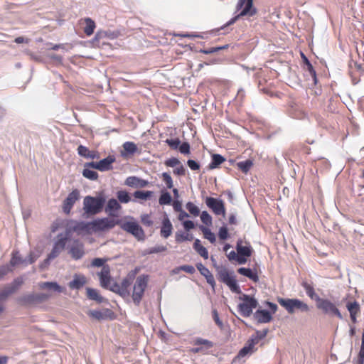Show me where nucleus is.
<instances>
[{"mask_svg":"<svg viewBox=\"0 0 364 364\" xmlns=\"http://www.w3.org/2000/svg\"><path fill=\"white\" fill-rule=\"evenodd\" d=\"M119 224H120L119 220L115 221L113 219L103 218L86 223H82L80 228L81 230H92L97 232L111 230L114 228L116 225Z\"/></svg>","mask_w":364,"mask_h":364,"instance_id":"1","label":"nucleus"},{"mask_svg":"<svg viewBox=\"0 0 364 364\" xmlns=\"http://www.w3.org/2000/svg\"><path fill=\"white\" fill-rule=\"evenodd\" d=\"M277 301L289 314H293L296 311L307 313L310 310L309 306L299 299L277 297Z\"/></svg>","mask_w":364,"mask_h":364,"instance_id":"2","label":"nucleus"},{"mask_svg":"<svg viewBox=\"0 0 364 364\" xmlns=\"http://www.w3.org/2000/svg\"><path fill=\"white\" fill-rule=\"evenodd\" d=\"M105 203V198L102 196H85L83 199V210L87 215H95L100 213Z\"/></svg>","mask_w":364,"mask_h":364,"instance_id":"3","label":"nucleus"},{"mask_svg":"<svg viewBox=\"0 0 364 364\" xmlns=\"http://www.w3.org/2000/svg\"><path fill=\"white\" fill-rule=\"evenodd\" d=\"M149 277L145 274H141L136 277L133 286L132 294V300L136 306H139L144 295V292L148 286Z\"/></svg>","mask_w":364,"mask_h":364,"instance_id":"4","label":"nucleus"},{"mask_svg":"<svg viewBox=\"0 0 364 364\" xmlns=\"http://www.w3.org/2000/svg\"><path fill=\"white\" fill-rule=\"evenodd\" d=\"M316 305L318 309L321 310L324 314L330 316H336L340 319L343 318L341 313L335 303L329 299L316 298Z\"/></svg>","mask_w":364,"mask_h":364,"instance_id":"5","label":"nucleus"},{"mask_svg":"<svg viewBox=\"0 0 364 364\" xmlns=\"http://www.w3.org/2000/svg\"><path fill=\"white\" fill-rule=\"evenodd\" d=\"M253 0H239L236 6L237 11H240V13L231 18L225 25L230 26L234 23L238 18L244 16H252L256 14V9L252 8Z\"/></svg>","mask_w":364,"mask_h":364,"instance_id":"6","label":"nucleus"},{"mask_svg":"<svg viewBox=\"0 0 364 364\" xmlns=\"http://www.w3.org/2000/svg\"><path fill=\"white\" fill-rule=\"evenodd\" d=\"M218 279L225 284L235 293H240V289L234 276L231 275L226 268H219L218 270Z\"/></svg>","mask_w":364,"mask_h":364,"instance_id":"7","label":"nucleus"},{"mask_svg":"<svg viewBox=\"0 0 364 364\" xmlns=\"http://www.w3.org/2000/svg\"><path fill=\"white\" fill-rule=\"evenodd\" d=\"M243 302L239 304L238 311L240 314L244 317H249L252 314L254 309L257 305V301L249 295H244L242 298Z\"/></svg>","mask_w":364,"mask_h":364,"instance_id":"8","label":"nucleus"},{"mask_svg":"<svg viewBox=\"0 0 364 364\" xmlns=\"http://www.w3.org/2000/svg\"><path fill=\"white\" fill-rule=\"evenodd\" d=\"M120 228L132 234L138 240H144L145 237L144 231L141 228V227L134 221H127L120 224Z\"/></svg>","mask_w":364,"mask_h":364,"instance_id":"9","label":"nucleus"},{"mask_svg":"<svg viewBox=\"0 0 364 364\" xmlns=\"http://www.w3.org/2000/svg\"><path fill=\"white\" fill-rule=\"evenodd\" d=\"M133 282V279L131 277H127L122 279L119 284H115L112 287V291L119 294L123 298H127L130 296V286Z\"/></svg>","mask_w":364,"mask_h":364,"instance_id":"10","label":"nucleus"},{"mask_svg":"<svg viewBox=\"0 0 364 364\" xmlns=\"http://www.w3.org/2000/svg\"><path fill=\"white\" fill-rule=\"evenodd\" d=\"M115 161V157L112 155L100 160L98 162H89L85 164V167H90L100 171H106L112 169V164Z\"/></svg>","mask_w":364,"mask_h":364,"instance_id":"11","label":"nucleus"},{"mask_svg":"<svg viewBox=\"0 0 364 364\" xmlns=\"http://www.w3.org/2000/svg\"><path fill=\"white\" fill-rule=\"evenodd\" d=\"M62 235H58V240L55 242L50 253L48 255V257L44 261L46 264H48L50 260L56 258L60 255V253L65 249L67 242V238L60 237Z\"/></svg>","mask_w":364,"mask_h":364,"instance_id":"12","label":"nucleus"},{"mask_svg":"<svg viewBox=\"0 0 364 364\" xmlns=\"http://www.w3.org/2000/svg\"><path fill=\"white\" fill-rule=\"evenodd\" d=\"M205 204L215 215H222L223 217L225 216V208L222 200H218L212 197H207L205 199Z\"/></svg>","mask_w":364,"mask_h":364,"instance_id":"13","label":"nucleus"},{"mask_svg":"<svg viewBox=\"0 0 364 364\" xmlns=\"http://www.w3.org/2000/svg\"><path fill=\"white\" fill-rule=\"evenodd\" d=\"M80 198V193L77 189H75L70 192L68 197L65 199L63 203V212L68 215L70 214L71 209L73 208L75 202Z\"/></svg>","mask_w":364,"mask_h":364,"instance_id":"14","label":"nucleus"},{"mask_svg":"<svg viewBox=\"0 0 364 364\" xmlns=\"http://www.w3.org/2000/svg\"><path fill=\"white\" fill-rule=\"evenodd\" d=\"M236 250L239 255V256L242 257L243 259H247L250 257L253 252V249L249 242H243L241 240H237Z\"/></svg>","mask_w":364,"mask_h":364,"instance_id":"15","label":"nucleus"},{"mask_svg":"<svg viewBox=\"0 0 364 364\" xmlns=\"http://www.w3.org/2000/svg\"><path fill=\"white\" fill-rule=\"evenodd\" d=\"M86 283L87 279L84 275L75 274L73 276V279L69 282L68 287L71 289H80Z\"/></svg>","mask_w":364,"mask_h":364,"instance_id":"16","label":"nucleus"},{"mask_svg":"<svg viewBox=\"0 0 364 364\" xmlns=\"http://www.w3.org/2000/svg\"><path fill=\"white\" fill-rule=\"evenodd\" d=\"M99 276L101 286L102 287L107 288L111 282L110 268L109 265H105L102 267Z\"/></svg>","mask_w":364,"mask_h":364,"instance_id":"17","label":"nucleus"},{"mask_svg":"<svg viewBox=\"0 0 364 364\" xmlns=\"http://www.w3.org/2000/svg\"><path fill=\"white\" fill-rule=\"evenodd\" d=\"M22 279H17L14 281L15 286L6 291L0 293V314L4 311L3 302L6 299L8 296L14 292L22 284Z\"/></svg>","mask_w":364,"mask_h":364,"instance_id":"18","label":"nucleus"},{"mask_svg":"<svg viewBox=\"0 0 364 364\" xmlns=\"http://www.w3.org/2000/svg\"><path fill=\"white\" fill-rule=\"evenodd\" d=\"M196 267L200 272V273L205 277L207 282L210 285H211L213 288H214L215 286V281L213 275L210 272V270L207 267H205L202 263H198L196 264Z\"/></svg>","mask_w":364,"mask_h":364,"instance_id":"19","label":"nucleus"},{"mask_svg":"<svg viewBox=\"0 0 364 364\" xmlns=\"http://www.w3.org/2000/svg\"><path fill=\"white\" fill-rule=\"evenodd\" d=\"M70 253L75 259H80L85 253L83 245L78 241H75L70 247Z\"/></svg>","mask_w":364,"mask_h":364,"instance_id":"20","label":"nucleus"},{"mask_svg":"<svg viewBox=\"0 0 364 364\" xmlns=\"http://www.w3.org/2000/svg\"><path fill=\"white\" fill-rule=\"evenodd\" d=\"M120 204L114 198L109 199L105 207V212L110 216H116L117 212L121 209Z\"/></svg>","mask_w":364,"mask_h":364,"instance_id":"21","label":"nucleus"},{"mask_svg":"<svg viewBox=\"0 0 364 364\" xmlns=\"http://www.w3.org/2000/svg\"><path fill=\"white\" fill-rule=\"evenodd\" d=\"M254 317L260 323H268L272 320V316L267 310H257L255 313Z\"/></svg>","mask_w":364,"mask_h":364,"instance_id":"22","label":"nucleus"},{"mask_svg":"<svg viewBox=\"0 0 364 364\" xmlns=\"http://www.w3.org/2000/svg\"><path fill=\"white\" fill-rule=\"evenodd\" d=\"M126 184L129 186L144 188L148 186L149 182L146 180L139 178L136 176H130L126 179Z\"/></svg>","mask_w":364,"mask_h":364,"instance_id":"23","label":"nucleus"},{"mask_svg":"<svg viewBox=\"0 0 364 364\" xmlns=\"http://www.w3.org/2000/svg\"><path fill=\"white\" fill-rule=\"evenodd\" d=\"M237 272L243 276L248 277L254 282L259 281V277L256 270H252L250 268L240 267L237 269Z\"/></svg>","mask_w":364,"mask_h":364,"instance_id":"24","label":"nucleus"},{"mask_svg":"<svg viewBox=\"0 0 364 364\" xmlns=\"http://www.w3.org/2000/svg\"><path fill=\"white\" fill-rule=\"evenodd\" d=\"M173 226L168 218H165L162 221L161 228V235L164 238H168L172 233Z\"/></svg>","mask_w":364,"mask_h":364,"instance_id":"25","label":"nucleus"},{"mask_svg":"<svg viewBox=\"0 0 364 364\" xmlns=\"http://www.w3.org/2000/svg\"><path fill=\"white\" fill-rule=\"evenodd\" d=\"M346 307L350 313V319L353 323L356 322V316L360 312V306L357 301L348 302Z\"/></svg>","mask_w":364,"mask_h":364,"instance_id":"26","label":"nucleus"},{"mask_svg":"<svg viewBox=\"0 0 364 364\" xmlns=\"http://www.w3.org/2000/svg\"><path fill=\"white\" fill-rule=\"evenodd\" d=\"M301 286L304 289L307 296L311 299H313L316 302V298H318L319 296L315 293L314 287L312 285V284L309 283L306 281H303L301 282Z\"/></svg>","mask_w":364,"mask_h":364,"instance_id":"27","label":"nucleus"},{"mask_svg":"<svg viewBox=\"0 0 364 364\" xmlns=\"http://www.w3.org/2000/svg\"><path fill=\"white\" fill-rule=\"evenodd\" d=\"M18 303L22 306H28L37 304L35 294L23 295L17 299Z\"/></svg>","mask_w":364,"mask_h":364,"instance_id":"28","label":"nucleus"},{"mask_svg":"<svg viewBox=\"0 0 364 364\" xmlns=\"http://www.w3.org/2000/svg\"><path fill=\"white\" fill-rule=\"evenodd\" d=\"M81 21H83L85 23V26L83 29L85 35L87 36H90L91 35H92L96 27L95 21L90 18H85Z\"/></svg>","mask_w":364,"mask_h":364,"instance_id":"29","label":"nucleus"},{"mask_svg":"<svg viewBox=\"0 0 364 364\" xmlns=\"http://www.w3.org/2000/svg\"><path fill=\"white\" fill-rule=\"evenodd\" d=\"M39 288L41 289L53 290L58 292H63V288L58 285L56 282H41L39 284Z\"/></svg>","mask_w":364,"mask_h":364,"instance_id":"30","label":"nucleus"},{"mask_svg":"<svg viewBox=\"0 0 364 364\" xmlns=\"http://www.w3.org/2000/svg\"><path fill=\"white\" fill-rule=\"evenodd\" d=\"M193 248L197 252V253L205 259L208 258V252L207 249L201 245L200 240L196 239L195 240L193 243Z\"/></svg>","mask_w":364,"mask_h":364,"instance_id":"31","label":"nucleus"},{"mask_svg":"<svg viewBox=\"0 0 364 364\" xmlns=\"http://www.w3.org/2000/svg\"><path fill=\"white\" fill-rule=\"evenodd\" d=\"M225 161V159L223 156L218 154H214L212 155V161L210 163L208 168L209 169H214L223 164Z\"/></svg>","mask_w":364,"mask_h":364,"instance_id":"32","label":"nucleus"},{"mask_svg":"<svg viewBox=\"0 0 364 364\" xmlns=\"http://www.w3.org/2000/svg\"><path fill=\"white\" fill-rule=\"evenodd\" d=\"M253 166V161L251 159H247L244 161L237 163V167L245 173H247Z\"/></svg>","mask_w":364,"mask_h":364,"instance_id":"33","label":"nucleus"},{"mask_svg":"<svg viewBox=\"0 0 364 364\" xmlns=\"http://www.w3.org/2000/svg\"><path fill=\"white\" fill-rule=\"evenodd\" d=\"M87 296L90 299L95 300L98 303L102 301V297L99 294L97 290L92 288H87Z\"/></svg>","mask_w":364,"mask_h":364,"instance_id":"34","label":"nucleus"},{"mask_svg":"<svg viewBox=\"0 0 364 364\" xmlns=\"http://www.w3.org/2000/svg\"><path fill=\"white\" fill-rule=\"evenodd\" d=\"M200 229L201 230L205 239L209 240L211 243H215L216 240L215 235L209 228L204 226H200Z\"/></svg>","mask_w":364,"mask_h":364,"instance_id":"35","label":"nucleus"},{"mask_svg":"<svg viewBox=\"0 0 364 364\" xmlns=\"http://www.w3.org/2000/svg\"><path fill=\"white\" fill-rule=\"evenodd\" d=\"M227 257L230 261H236L240 264H243L247 262V259L242 258V257L239 256L238 253H236L235 251L229 252Z\"/></svg>","mask_w":364,"mask_h":364,"instance_id":"36","label":"nucleus"},{"mask_svg":"<svg viewBox=\"0 0 364 364\" xmlns=\"http://www.w3.org/2000/svg\"><path fill=\"white\" fill-rule=\"evenodd\" d=\"M90 167H85L82 171V176L90 180H97L98 178V173L90 169Z\"/></svg>","mask_w":364,"mask_h":364,"instance_id":"37","label":"nucleus"},{"mask_svg":"<svg viewBox=\"0 0 364 364\" xmlns=\"http://www.w3.org/2000/svg\"><path fill=\"white\" fill-rule=\"evenodd\" d=\"M153 192L150 191H136L134 193V198L141 200H147L152 196Z\"/></svg>","mask_w":364,"mask_h":364,"instance_id":"38","label":"nucleus"},{"mask_svg":"<svg viewBox=\"0 0 364 364\" xmlns=\"http://www.w3.org/2000/svg\"><path fill=\"white\" fill-rule=\"evenodd\" d=\"M87 314L90 317H92L96 320H98V321L104 320V319L107 318V316L103 312H102L101 311H98V310H90L88 311Z\"/></svg>","mask_w":364,"mask_h":364,"instance_id":"39","label":"nucleus"},{"mask_svg":"<svg viewBox=\"0 0 364 364\" xmlns=\"http://www.w3.org/2000/svg\"><path fill=\"white\" fill-rule=\"evenodd\" d=\"M176 241L178 243H181L182 242L186 241V240H191L193 239L192 235L189 233H185V232H176Z\"/></svg>","mask_w":364,"mask_h":364,"instance_id":"40","label":"nucleus"},{"mask_svg":"<svg viewBox=\"0 0 364 364\" xmlns=\"http://www.w3.org/2000/svg\"><path fill=\"white\" fill-rule=\"evenodd\" d=\"M118 200L123 203H127L130 201L131 198L129 193L125 191H119L117 193Z\"/></svg>","mask_w":364,"mask_h":364,"instance_id":"41","label":"nucleus"},{"mask_svg":"<svg viewBox=\"0 0 364 364\" xmlns=\"http://www.w3.org/2000/svg\"><path fill=\"white\" fill-rule=\"evenodd\" d=\"M229 47L228 44L223 46L212 47L208 49H200V53L203 54H211L221 50L227 49Z\"/></svg>","mask_w":364,"mask_h":364,"instance_id":"42","label":"nucleus"},{"mask_svg":"<svg viewBox=\"0 0 364 364\" xmlns=\"http://www.w3.org/2000/svg\"><path fill=\"white\" fill-rule=\"evenodd\" d=\"M124 151L129 154H133L137 151V146L134 142L127 141L123 144Z\"/></svg>","mask_w":364,"mask_h":364,"instance_id":"43","label":"nucleus"},{"mask_svg":"<svg viewBox=\"0 0 364 364\" xmlns=\"http://www.w3.org/2000/svg\"><path fill=\"white\" fill-rule=\"evenodd\" d=\"M161 178L166 184L167 188L171 189L173 187V180L169 173L166 172L163 173L161 174Z\"/></svg>","mask_w":364,"mask_h":364,"instance_id":"44","label":"nucleus"},{"mask_svg":"<svg viewBox=\"0 0 364 364\" xmlns=\"http://www.w3.org/2000/svg\"><path fill=\"white\" fill-rule=\"evenodd\" d=\"M186 209L191 214L194 216H198L200 213L199 208L192 202H188L186 205Z\"/></svg>","mask_w":364,"mask_h":364,"instance_id":"45","label":"nucleus"},{"mask_svg":"<svg viewBox=\"0 0 364 364\" xmlns=\"http://www.w3.org/2000/svg\"><path fill=\"white\" fill-rule=\"evenodd\" d=\"M160 205H168L171 202V196L169 193L165 192L161 193L159 200Z\"/></svg>","mask_w":364,"mask_h":364,"instance_id":"46","label":"nucleus"},{"mask_svg":"<svg viewBox=\"0 0 364 364\" xmlns=\"http://www.w3.org/2000/svg\"><path fill=\"white\" fill-rule=\"evenodd\" d=\"M23 262V259L20 257L18 252H15L12 253V257L10 260V264L13 267L18 265Z\"/></svg>","mask_w":364,"mask_h":364,"instance_id":"47","label":"nucleus"},{"mask_svg":"<svg viewBox=\"0 0 364 364\" xmlns=\"http://www.w3.org/2000/svg\"><path fill=\"white\" fill-rule=\"evenodd\" d=\"M165 142L173 149H177L179 147L181 141L178 138L167 139Z\"/></svg>","mask_w":364,"mask_h":364,"instance_id":"48","label":"nucleus"},{"mask_svg":"<svg viewBox=\"0 0 364 364\" xmlns=\"http://www.w3.org/2000/svg\"><path fill=\"white\" fill-rule=\"evenodd\" d=\"M201 221L206 225H210L212 224V217L207 211H203L200 215Z\"/></svg>","mask_w":364,"mask_h":364,"instance_id":"49","label":"nucleus"},{"mask_svg":"<svg viewBox=\"0 0 364 364\" xmlns=\"http://www.w3.org/2000/svg\"><path fill=\"white\" fill-rule=\"evenodd\" d=\"M358 364H364V333L362 336L361 347L358 353Z\"/></svg>","mask_w":364,"mask_h":364,"instance_id":"50","label":"nucleus"},{"mask_svg":"<svg viewBox=\"0 0 364 364\" xmlns=\"http://www.w3.org/2000/svg\"><path fill=\"white\" fill-rule=\"evenodd\" d=\"M218 237L222 240H225L230 237L227 227L223 226L219 229Z\"/></svg>","mask_w":364,"mask_h":364,"instance_id":"51","label":"nucleus"},{"mask_svg":"<svg viewBox=\"0 0 364 364\" xmlns=\"http://www.w3.org/2000/svg\"><path fill=\"white\" fill-rule=\"evenodd\" d=\"M195 345H203L205 347L206 349L210 348L213 346V344L211 341L202 338H198L196 340Z\"/></svg>","mask_w":364,"mask_h":364,"instance_id":"52","label":"nucleus"},{"mask_svg":"<svg viewBox=\"0 0 364 364\" xmlns=\"http://www.w3.org/2000/svg\"><path fill=\"white\" fill-rule=\"evenodd\" d=\"M90 151L85 146L80 145L77 147V153L80 156L88 159Z\"/></svg>","mask_w":364,"mask_h":364,"instance_id":"53","label":"nucleus"},{"mask_svg":"<svg viewBox=\"0 0 364 364\" xmlns=\"http://www.w3.org/2000/svg\"><path fill=\"white\" fill-rule=\"evenodd\" d=\"M164 164L168 167H175L181 164V161L177 158L172 157L166 160Z\"/></svg>","mask_w":364,"mask_h":364,"instance_id":"54","label":"nucleus"},{"mask_svg":"<svg viewBox=\"0 0 364 364\" xmlns=\"http://www.w3.org/2000/svg\"><path fill=\"white\" fill-rule=\"evenodd\" d=\"M141 221L143 225L147 227H150L153 225V221L151 219V217L148 214H144L141 216Z\"/></svg>","mask_w":364,"mask_h":364,"instance_id":"55","label":"nucleus"},{"mask_svg":"<svg viewBox=\"0 0 364 364\" xmlns=\"http://www.w3.org/2000/svg\"><path fill=\"white\" fill-rule=\"evenodd\" d=\"M179 151L181 154H190V144L188 142L182 143L179 147Z\"/></svg>","mask_w":364,"mask_h":364,"instance_id":"56","label":"nucleus"},{"mask_svg":"<svg viewBox=\"0 0 364 364\" xmlns=\"http://www.w3.org/2000/svg\"><path fill=\"white\" fill-rule=\"evenodd\" d=\"M178 270L184 271L188 274H193L196 272V269L192 265H182L177 268Z\"/></svg>","mask_w":364,"mask_h":364,"instance_id":"57","label":"nucleus"},{"mask_svg":"<svg viewBox=\"0 0 364 364\" xmlns=\"http://www.w3.org/2000/svg\"><path fill=\"white\" fill-rule=\"evenodd\" d=\"M35 296H36V302H37V304H38L43 301L47 300L50 297V295L48 294H45V293H38V294H35Z\"/></svg>","mask_w":364,"mask_h":364,"instance_id":"58","label":"nucleus"},{"mask_svg":"<svg viewBox=\"0 0 364 364\" xmlns=\"http://www.w3.org/2000/svg\"><path fill=\"white\" fill-rule=\"evenodd\" d=\"M213 318L215 323L218 326V327L223 328V324L219 318V315L216 309L213 310Z\"/></svg>","mask_w":364,"mask_h":364,"instance_id":"59","label":"nucleus"},{"mask_svg":"<svg viewBox=\"0 0 364 364\" xmlns=\"http://www.w3.org/2000/svg\"><path fill=\"white\" fill-rule=\"evenodd\" d=\"M187 165L193 171H197V170L200 169L199 164L194 160H192V159L188 160Z\"/></svg>","mask_w":364,"mask_h":364,"instance_id":"60","label":"nucleus"},{"mask_svg":"<svg viewBox=\"0 0 364 364\" xmlns=\"http://www.w3.org/2000/svg\"><path fill=\"white\" fill-rule=\"evenodd\" d=\"M257 343V340L256 338H251L248 340L247 344L245 345L246 348H247L250 353L254 351L255 346Z\"/></svg>","mask_w":364,"mask_h":364,"instance_id":"61","label":"nucleus"},{"mask_svg":"<svg viewBox=\"0 0 364 364\" xmlns=\"http://www.w3.org/2000/svg\"><path fill=\"white\" fill-rule=\"evenodd\" d=\"M166 250L167 249H166V246L159 245V246H156V247H152L149 250V253L153 254V253L162 252H165Z\"/></svg>","mask_w":364,"mask_h":364,"instance_id":"62","label":"nucleus"},{"mask_svg":"<svg viewBox=\"0 0 364 364\" xmlns=\"http://www.w3.org/2000/svg\"><path fill=\"white\" fill-rule=\"evenodd\" d=\"M178 166L173 170V173L178 176H184L186 174V168L182 164Z\"/></svg>","mask_w":364,"mask_h":364,"instance_id":"63","label":"nucleus"},{"mask_svg":"<svg viewBox=\"0 0 364 364\" xmlns=\"http://www.w3.org/2000/svg\"><path fill=\"white\" fill-rule=\"evenodd\" d=\"M11 271L8 265L0 266V279Z\"/></svg>","mask_w":364,"mask_h":364,"instance_id":"64","label":"nucleus"}]
</instances>
